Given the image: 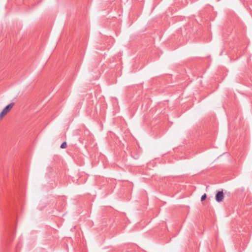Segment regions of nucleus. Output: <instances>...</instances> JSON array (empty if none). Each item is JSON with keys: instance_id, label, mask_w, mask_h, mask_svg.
<instances>
[{"instance_id": "423d86ee", "label": "nucleus", "mask_w": 252, "mask_h": 252, "mask_svg": "<svg viewBox=\"0 0 252 252\" xmlns=\"http://www.w3.org/2000/svg\"><path fill=\"white\" fill-rule=\"evenodd\" d=\"M7 114V113L6 112V111L3 109L0 113V120L2 119V118L5 115H6Z\"/></svg>"}, {"instance_id": "f257e3e1", "label": "nucleus", "mask_w": 252, "mask_h": 252, "mask_svg": "<svg viewBox=\"0 0 252 252\" xmlns=\"http://www.w3.org/2000/svg\"><path fill=\"white\" fill-rule=\"evenodd\" d=\"M224 198V194L223 191H218L216 194V200L218 202H220L222 201Z\"/></svg>"}, {"instance_id": "20e7f679", "label": "nucleus", "mask_w": 252, "mask_h": 252, "mask_svg": "<svg viewBox=\"0 0 252 252\" xmlns=\"http://www.w3.org/2000/svg\"><path fill=\"white\" fill-rule=\"evenodd\" d=\"M7 114V113L6 112V111L3 109L0 113V120L2 119V118L5 115H6Z\"/></svg>"}, {"instance_id": "0eeeda50", "label": "nucleus", "mask_w": 252, "mask_h": 252, "mask_svg": "<svg viewBox=\"0 0 252 252\" xmlns=\"http://www.w3.org/2000/svg\"><path fill=\"white\" fill-rule=\"evenodd\" d=\"M67 147V144L66 142H63L61 145L60 148L62 149H64Z\"/></svg>"}, {"instance_id": "6e6552de", "label": "nucleus", "mask_w": 252, "mask_h": 252, "mask_svg": "<svg viewBox=\"0 0 252 252\" xmlns=\"http://www.w3.org/2000/svg\"><path fill=\"white\" fill-rule=\"evenodd\" d=\"M206 197H207V195L205 193V194H204L203 195H202V196L201 197V201L204 200L206 198Z\"/></svg>"}, {"instance_id": "f03ea898", "label": "nucleus", "mask_w": 252, "mask_h": 252, "mask_svg": "<svg viewBox=\"0 0 252 252\" xmlns=\"http://www.w3.org/2000/svg\"><path fill=\"white\" fill-rule=\"evenodd\" d=\"M14 105V102H11L8 105H7L6 107H5L3 109L4 110L6 111L7 113L11 110V109L13 108V106Z\"/></svg>"}, {"instance_id": "39448f33", "label": "nucleus", "mask_w": 252, "mask_h": 252, "mask_svg": "<svg viewBox=\"0 0 252 252\" xmlns=\"http://www.w3.org/2000/svg\"><path fill=\"white\" fill-rule=\"evenodd\" d=\"M7 114V113L6 112V111L3 109L0 113V120L2 119V118L5 115H6Z\"/></svg>"}, {"instance_id": "7ed1b4c3", "label": "nucleus", "mask_w": 252, "mask_h": 252, "mask_svg": "<svg viewBox=\"0 0 252 252\" xmlns=\"http://www.w3.org/2000/svg\"><path fill=\"white\" fill-rule=\"evenodd\" d=\"M7 114V113L6 112V111L3 109L0 113V120L2 119V118L5 115H6Z\"/></svg>"}]
</instances>
